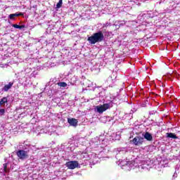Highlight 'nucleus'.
I'll use <instances>...</instances> for the list:
<instances>
[{"label":"nucleus","instance_id":"1","mask_svg":"<svg viewBox=\"0 0 180 180\" xmlns=\"http://www.w3.org/2000/svg\"><path fill=\"white\" fill-rule=\"evenodd\" d=\"M103 39H105L103 32H102V31H98L96 33H94L92 36L89 37L87 40L90 44H96V43H101V41H103Z\"/></svg>","mask_w":180,"mask_h":180},{"label":"nucleus","instance_id":"2","mask_svg":"<svg viewBox=\"0 0 180 180\" xmlns=\"http://www.w3.org/2000/svg\"><path fill=\"white\" fill-rule=\"evenodd\" d=\"M109 108H110V104L105 103L101 105H97L96 107V109L98 113H103V112H106V110H108V109H109Z\"/></svg>","mask_w":180,"mask_h":180},{"label":"nucleus","instance_id":"3","mask_svg":"<svg viewBox=\"0 0 180 180\" xmlns=\"http://www.w3.org/2000/svg\"><path fill=\"white\" fill-rule=\"evenodd\" d=\"M17 157L20 158V160H26V158H29V155H27V151L25 150H19L16 153Z\"/></svg>","mask_w":180,"mask_h":180},{"label":"nucleus","instance_id":"4","mask_svg":"<svg viewBox=\"0 0 180 180\" xmlns=\"http://www.w3.org/2000/svg\"><path fill=\"white\" fill-rule=\"evenodd\" d=\"M131 141L134 146H142L143 143H144V138L137 136Z\"/></svg>","mask_w":180,"mask_h":180},{"label":"nucleus","instance_id":"5","mask_svg":"<svg viewBox=\"0 0 180 180\" xmlns=\"http://www.w3.org/2000/svg\"><path fill=\"white\" fill-rule=\"evenodd\" d=\"M65 165L69 169H75V168H77L78 165H79V163H78V161L72 160L67 162Z\"/></svg>","mask_w":180,"mask_h":180},{"label":"nucleus","instance_id":"6","mask_svg":"<svg viewBox=\"0 0 180 180\" xmlns=\"http://www.w3.org/2000/svg\"><path fill=\"white\" fill-rule=\"evenodd\" d=\"M68 122L70 126H73V127H77L78 124V120L75 118H68Z\"/></svg>","mask_w":180,"mask_h":180},{"label":"nucleus","instance_id":"7","mask_svg":"<svg viewBox=\"0 0 180 180\" xmlns=\"http://www.w3.org/2000/svg\"><path fill=\"white\" fill-rule=\"evenodd\" d=\"M23 13H13V14H10L9 15V19H11V20H13V19H15V18L18 17V16H23Z\"/></svg>","mask_w":180,"mask_h":180},{"label":"nucleus","instance_id":"8","mask_svg":"<svg viewBox=\"0 0 180 180\" xmlns=\"http://www.w3.org/2000/svg\"><path fill=\"white\" fill-rule=\"evenodd\" d=\"M13 86V82H9L8 84H5L4 87V91L8 92L9 89L12 88Z\"/></svg>","mask_w":180,"mask_h":180},{"label":"nucleus","instance_id":"9","mask_svg":"<svg viewBox=\"0 0 180 180\" xmlns=\"http://www.w3.org/2000/svg\"><path fill=\"white\" fill-rule=\"evenodd\" d=\"M144 139H146V140H147L148 141H152L153 136L149 132H146L144 134Z\"/></svg>","mask_w":180,"mask_h":180},{"label":"nucleus","instance_id":"10","mask_svg":"<svg viewBox=\"0 0 180 180\" xmlns=\"http://www.w3.org/2000/svg\"><path fill=\"white\" fill-rule=\"evenodd\" d=\"M167 137L168 139H178V136H176V135L174 133H167Z\"/></svg>","mask_w":180,"mask_h":180},{"label":"nucleus","instance_id":"11","mask_svg":"<svg viewBox=\"0 0 180 180\" xmlns=\"http://www.w3.org/2000/svg\"><path fill=\"white\" fill-rule=\"evenodd\" d=\"M12 26L13 27H15V29H20V30L25 29L26 27L25 25H19L18 24H14Z\"/></svg>","mask_w":180,"mask_h":180},{"label":"nucleus","instance_id":"12","mask_svg":"<svg viewBox=\"0 0 180 180\" xmlns=\"http://www.w3.org/2000/svg\"><path fill=\"white\" fill-rule=\"evenodd\" d=\"M4 103H8V98L6 97H4L1 99L0 101V106H2Z\"/></svg>","mask_w":180,"mask_h":180},{"label":"nucleus","instance_id":"13","mask_svg":"<svg viewBox=\"0 0 180 180\" xmlns=\"http://www.w3.org/2000/svg\"><path fill=\"white\" fill-rule=\"evenodd\" d=\"M58 86H60L61 88H65V86H67V83L62 82H59L58 83Z\"/></svg>","mask_w":180,"mask_h":180},{"label":"nucleus","instance_id":"14","mask_svg":"<svg viewBox=\"0 0 180 180\" xmlns=\"http://www.w3.org/2000/svg\"><path fill=\"white\" fill-rule=\"evenodd\" d=\"M63 6V0H59L58 3L56 4V8H60Z\"/></svg>","mask_w":180,"mask_h":180},{"label":"nucleus","instance_id":"15","mask_svg":"<svg viewBox=\"0 0 180 180\" xmlns=\"http://www.w3.org/2000/svg\"><path fill=\"white\" fill-rule=\"evenodd\" d=\"M4 172H8V163H4L3 165Z\"/></svg>","mask_w":180,"mask_h":180},{"label":"nucleus","instance_id":"16","mask_svg":"<svg viewBox=\"0 0 180 180\" xmlns=\"http://www.w3.org/2000/svg\"><path fill=\"white\" fill-rule=\"evenodd\" d=\"M0 114L1 115V116L4 115L5 114V109H0Z\"/></svg>","mask_w":180,"mask_h":180},{"label":"nucleus","instance_id":"17","mask_svg":"<svg viewBox=\"0 0 180 180\" xmlns=\"http://www.w3.org/2000/svg\"><path fill=\"white\" fill-rule=\"evenodd\" d=\"M105 26H109V25L107 23V24L105 25Z\"/></svg>","mask_w":180,"mask_h":180}]
</instances>
